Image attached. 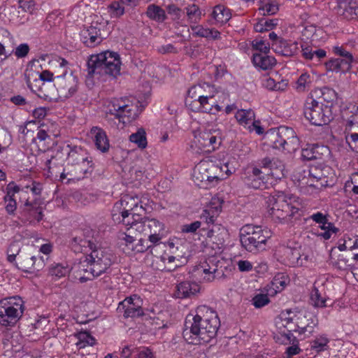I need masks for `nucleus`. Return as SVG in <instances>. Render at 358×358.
<instances>
[{"label":"nucleus","instance_id":"nucleus-33","mask_svg":"<svg viewBox=\"0 0 358 358\" xmlns=\"http://www.w3.org/2000/svg\"><path fill=\"white\" fill-rule=\"evenodd\" d=\"M199 108L203 113L215 115L222 110V107L216 103L215 96L211 94L199 96Z\"/></svg>","mask_w":358,"mask_h":358},{"label":"nucleus","instance_id":"nucleus-39","mask_svg":"<svg viewBox=\"0 0 358 358\" xmlns=\"http://www.w3.org/2000/svg\"><path fill=\"white\" fill-rule=\"evenodd\" d=\"M252 63L255 66L259 67L262 70H267L275 65L276 60L268 54L254 53Z\"/></svg>","mask_w":358,"mask_h":358},{"label":"nucleus","instance_id":"nucleus-13","mask_svg":"<svg viewBox=\"0 0 358 358\" xmlns=\"http://www.w3.org/2000/svg\"><path fill=\"white\" fill-rule=\"evenodd\" d=\"M333 52L338 57L331 58L325 63L327 71L345 73L351 69L353 63L357 62L352 54L343 46L333 47Z\"/></svg>","mask_w":358,"mask_h":358},{"label":"nucleus","instance_id":"nucleus-22","mask_svg":"<svg viewBox=\"0 0 358 358\" xmlns=\"http://www.w3.org/2000/svg\"><path fill=\"white\" fill-rule=\"evenodd\" d=\"M26 83L28 87L34 92H36L37 90L42 92V87L39 85L38 86V84L42 83V85H44L43 83L44 81L50 82L55 80L53 73L48 70L43 71L41 73L29 72L28 74H26Z\"/></svg>","mask_w":358,"mask_h":358},{"label":"nucleus","instance_id":"nucleus-6","mask_svg":"<svg viewBox=\"0 0 358 358\" xmlns=\"http://www.w3.org/2000/svg\"><path fill=\"white\" fill-rule=\"evenodd\" d=\"M270 237V231L257 225L245 224L240 230L241 245L250 252L264 250Z\"/></svg>","mask_w":358,"mask_h":358},{"label":"nucleus","instance_id":"nucleus-17","mask_svg":"<svg viewBox=\"0 0 358 358\" xmlns=\"http://www.w3.org/2000/svg\"><path fill=\"white\" fill-rule=\"evenodd\" d=\"M220 261L215 256L207 258L205 262L201 263L197 268L198 273L203 275V280L207 282H212L215 279L225 278L224 270L220 266Z\"/></svg>","mask_w":358,"mask_h":358},{"label":"nucleus","instance_id":"nucleus-44","mask_svg":"<svg viewBox=\"0 0 358 358\" xmlns=\"http://www.w3.org/2000/svg\"><path fill=\"white\" fill-rule=\"evenodd\" d=\"M186 15L190 23H198L201 19V10L199 7L193 3L185 7Z\"/></svg>","mask_w":358,"mask_h":358},{"label":"nucleus","instance_id":"nucleus-3","mask_svg":"<svg viewBox=\"0 0 358 358\" xmlns=\"http://www.w3.org/2000/svg\"><path fill=\"white\" fill-rule=\"evenodd\" d=\"M112 257L111 253L105 248L92 250L84 259L74 264L73 270L80 273V282H85L106 273L112 264Z\"/></svg>","mask_w":358,"mask_h":358},{"label":"nucleus","instance_id":"nucleus-62","mask_svg":"<svg viewBox=\"0 0 358 358\" xmlns=\"http://www.w3.org/2000/svg\"><path fill=\"white\" fill-rule=\"evenodd\" d=\"M272 285L277 289L282 290L287 285V278L283 274H278L274 277Z\"/></svg>","mask_w":358,"mask_h":358},{"label":"nucleus","instance_id":"nucleus-61","mask_svg":"<svg viewBox=\"0 0 358 358\" xmlns=\"http://www.w3.org/2000/svg\"><path fill=\"white\" fill-rule=\"evenodd\" d=\"M4 200L6 202V210L9 214H13L17 208V203L15 199L10 195H6L4 196Z\"/></svg>","mask_w":358,"mask_h":358},{"label":"nucleus","instance_id":"nucleus-7","mask_svg":"<svg viewBox=\"0 0 358 358\" xmlns=\"http://www.w3.org/2000/svg\"><path fill=\"white\" fill-rule=\"evenodd\" d=\"M59 72L55 77V86L61 98H69L72 96L78 90V79L73 74L71 70H69V62L64 58L59 57L57 60Z\"/></svg>","mask_w":358,"mask_h":358},{"label":"nucleus","instance_id":"nucleus-14","mask_svg":"<svg viewBox=\"0 0 358 358\" xmlns=\"http://www.w3.org/2000/svg\"><path fill=\"white\" fill-rule=\"evenodd\" d=\"M19 219L22 224H35L43 218L42 201L37 198H27L20 206Z\"/></svg>","mask_w":358,"mask_h":358},{"label":"nucleus","instance_id":"nucleus-35","mask_svg":"<svg viewBox=\"0 0 358 358\" xmlns=\"http://www.w3.org/2000/svg\"><path fill=\"white\" fill-rule=\"evenodd\" d=\"M66 147L69 148L67 155L68 164H70L73 166L90 158L86 150L79 146L72 147L68 145Z\"/></svg>","mask_w":358,"mask_h":358},{"label":"nucleus","instance_id":"nucleus-18","mask_svg":"<svg viewBox=\"0 0 358 358\" xmlns=\"http://www.w3.org/2000/svg\"><path fill=\"white\" fill-rule=\"evenodd\" d=\"M307 170H297L293 174V181L299 192L304 195H315L318 194L323 188H316V180L308 175Z\"/></svg>","mask_w":358,"mask_h":358},{"label":"nucleus","instance_id":"nucleus-54","mask_svg":"<svg viewBox=\"0 0 358 358\" xmlns=\"http://www.w3.org/2000/svg\"><path fill=\"white\" fill-rule=\"evenodd\" d=\"M321 96L319 101H326L327 104L334 101L337 99V93L334 90L329 87H324L321 90Z\"/></svg>","mask_w":358,"mask_h":358},{"label":"nucleus","instance_id":"nucleus-23","mask_svg":"<svg viewBox=\"0 0 358 358\" xmlns=\"http://www.w3.org/2000/svg\"><path fill=\"white\" fill-rule=\"evenodd\" d=\"M80 40L87 47L94 48L102 41L101 29L94 26L84 27L80 34Z\"/></svg>","mask_w":358,"mask_h":358},{"label":"nucleus","instance_id":"nucleus-2","mask_svg":"<svg viewBox=\"0 0 358 358\" xmlns=\"http://www.w3.org/2000/svg\"><path fill=\"white\" fill-rule=\"evenodd\" d=\"M268 213L272 220L279 223H290L303 215L302 204L294 196L282 193L271 196L268 199Z\"/></svg>","mask_w":358,"mask_h":358},{"label":"nucleus","instance_id":"nucleus-34","mask_svg":"<svg viewBox=\"0 0 358 358\" xmlns=\"http://www.w3.org/2000/svg\"><path fill=\"white\" fill-rule=\"evenodd\" d=\"M328 148L318 144H309L301 150V157L304 160H314L321 159L324 152H327Z\"/></svg>","mask_w":358,"mask_h":358},{"label":"nucleus","instance_id":"nucleus-32","mask_svg":"<svg viewBox=\"0 0 358 358\" xmlns=\"http://www.w3.org/2000/svg\"><path fill=\"white\" fill-rule=\"evenodd\" d=\"M112 217L115 222L122 223L128 229L136 230V224L141 223V217L138 213L129 212L127 213H112Z\"/></svg>","mask_w":358,"mask_h":358},{"label":"nucleus","instance_id":"nucleus-1","mask_svg":"<svg viewBox=\"0 0 358 358\" xmlns=\"http://www.w3.org/2000/svg\"><path fill=\"white\" fill-rule=\"evenodd\" d=\"M196 314L186 316L182 336L190 344L207 343L215 338L220 327L217 313L207 306H200Z\"/></svg>","mask_w":358,"mask_h":358},{"label":"nucleus","instance_id":"nucleus-28","mask_svg":"<svg viewBox=\"0 0 358 358\" xmlns=\"http://www.w3.org/2000/svg\"><path fill=\"white\" fill-rule=\"evenodd\" d=\"M90 134L97 150L103 153H106L109 150V139L106 132L102 128L93 127L90 129Z\"/></svg>","mask_w":358,"mask_h":358},{"label":"nucleus","instance_id":"nucleus-60","mask_svg":"<svg viewBox=\"0 0 358 358\" xmlns=\"http://www.w3.org/2000/svg\"><path fill=\"white\" fill-rule=\"evenodd\" d=\"M168 13L171 15L172 20L178 21L182 15V10L175 4H170L166 7Z\"/></svg>","mask_w":358,"mask_h":358},{"label":"nucleus","instance_id":"nucleus-20","mask_svg":"<svg viewBox=\"0 0 358 358\" xmlns=\"http://www.w3.org/2000/svg\"><path fill=\"white\" fill-rule=\"evenodd\" d=\"M266 173L263 172L257 167L248 169L244 182L249 187L253 189H265L266 187Z\"/></svg>","mask_w":358,"mask_h":358},{"label":"nucleus","instance_id":"nucleus-36","mask_svg":"<svg viewBox=\"0 0 358 358\" xmlns=\"http://www.w3.org/2000/svg\"><path fill=\"white\" fill-rule=\"evenodd\" d=\"M227 236V230L226 228L218 224H214L207 234L209 241L215 243L219 248L224 245Z\"/></svg>","mask_w":358,"mask_h":358},{"label":"nucleus","instance_id":"nucleus-31","mask_svg":"<svg viewBox=\"0 0 358 358\" xmlns=\"http://www.w3.org/2000/svg\"><path fill=\"white\" fill-rule=\"evenodd\" d=\"M330 168L328 166H313L310 167L307 171H308V175L313 177L316 180V185L314 187L316 188H324L329 185V178L327 173H329Z\"/></svg>","mask_w":358,"mask_h":358},{"label":"nucleus","instance_id":"nucleus-50","mask_svg":"<svg viewBox=\"0 0 358 358\" xmlns=\"http://www.w3.org/2000/svg\"><path fill=\"white\" fill-rule=\"evenodd\" d=\"M277 19H261L257 23L255 24L254 29L257 32L269 31L277 25Z\"/></svg>","mask_w":358,"mask_h":358},{"label":"nucleus","instance_id":"nucleus-25","mask_svg":"<svg viewBox=\"0 0 358 358\" xmlns=\"http://www.w3.org/2000/svg\"><path fill=\"white\" fill-rule=\"evenodd\" d=\"M262 164L263 169L268 170L266 172L267 176L271 175L276 179L284 177L285 166L278 159L266 157L262 160Z\"/></svg>","mask_w":358,"mask_h":358},{"label":"nucleus","instance_id":"nucleus-4","mask_svg":"<svg viewBox=\"0 0 358 358\" xmlns=\"http://www.w3.org/2000/svg\"><path fill=\"white\" fill-rule=\"evenodd\" d=\"M87 64L88 78H92L96 74L115 77L120 73L121 62L117 53L106 51L96 55H91Z\"/></svg>","mask_w":358,"mask_h":358},{"label":"nucleus","instance_id":"nucleus-15","mask_svg":"<svg viewBox=\"0 0 358 358\" xmlns=\"http://www.w3.org/2000/svg\"><path fill=\"white\" fill-rule=\"evenodd\" d=\"M136 231L148 236L150 242L155 244L164 236V225L156 219L141 218V223L136 224Z\"/></svg>","mask_w":358,"mask_h":358},{"label":"nucleus","instance_id":"nucleus-27","mask_svg":"<svg viewBox=\"0 0 358 358\" xmlns=\"http://www.w3.org/2000/svg\"><path fill=\"white\" fill-rule=\"evenodd\" d=\"M201 287L196 282L183 281L176 286L175 296L179 299L191 298L200 292Z\"/></svg>","mask_w":358,"mask_h":358},{"label":"nucleus","instance_id":"nucleus-49","mask_svg":"<svg viewBox=\"0 0 358 358\" xmlns=\"http://www.w3.org/2000/svg\"><path fill=\"white\" fill-rule=\"evenodd\" d=\"M285 255L289 262V264L293 266H298L302 264L301 260L300 250L296 248H287L285 249Z\"/></svg>","mask_w":358,"mask_h":358},{"label":"nucleus","instance_id":"nucleus-24","mask_svg":"<svg viewBox=\"0 0 358 358\" xmlns=\"http://www.w3.org/2000/svg\"><path fill=\"white\" fill-rule=\"evenodd\" d=\"M139 203L140 199L138 196L125 194L115 203L112 213H127L131 212L138 208Z\"/></svg>","mask_w":358,"mask_h":358},{"label":"nucleus","instance_id":"nucleus-21","mask_svg":"<svg viewBox=\"0 0 358 358\" xmlns=\"http://www.w3.org/2000/svg\"><path fill=\"white\" fill-rule=\"evenodd\" d=\"M85 232H80L76 235L71 241V249L76 253L87 252L89 250H95L96 245L94 243L93 237Z\"/></svg>","mask_w":358,"mask_h":358},{"label":"nucleus","instance_id":"nucleus-8","mask_svg":"<svg viewBox=\"0 0 358 358\" xmlns=\"http://www.w3.org/2000/svg\"><path fill=\"white\" fill-rule=\"evenodd\" d=\"M303 115L307 120L315 126L328 124L333 119L331 106L322 101L308 96L303 106Z\"/></svg>","mask_w":358,"mask_h":358},{"label":"nucleus","instance_id":"nucleus-11","mask_svg":"<svg viewBox=\"0 0 358 358\" xmlns=\"http://www.w3.org/2000/svg\"><path fill=\"white\" fill-rule=\"evenodd\" d=\"M222 142V132L220 129H206L194 134L191 147L196 151L210 153L220 148Z\"/></svg>","mask_w":358,"mask_h":358},{"label":"nucleus","instance_id":"nucleus-46","mask_svg":"<svg viewBox=\"0 0 358 358\" xmlns=\"http://www.w3.org/2000/svg\"><path fill=\"white\" fill-rule=\"evenodd\" d=\"M129 140L131 142L136 143L138 147L141 149L147 146L146 133L143 128L138 129L136 133L131 134Z\"/></svg>","mask_w":358,"mask_h":358},{"label":"nucleus","instance_id":"nucleus-47","mask_svg":"<svg viewBox=\"0 0 358 358\" xmlns=\"http://www.w3.org/2000/svg\"><path fill=\"white\" fill-rule=\"evenodd\" d=\"M310 299V303L315 307L324 308L327 306L325 303L327 301L326 297L315 287L311 290Z\"/></svg>","mask_w":358,"mask_h":358},{"label":"nucleus","instance_id":"nucleus-56","mask_svg":"<svg viewBox=\"0 0 358 358\" xmlns=\"http://www.w3.org/2000/svg\"><path fill=\"white\" fill-rule=\"evenodd\" d=\"M252 302L255 308H260L269 303L270 299L266 294H258L252 298Z\"/></svg>","mask_w":358,"mask_h":358},{"label":"nucleus","instance_id":"nucleus-29","mask_svg":"<svg viewBox=\"0 0 358 358\" xmlns=\"http://www.w3.org/2000/svg\"><path fill=\"white\" fill-rule=\"evenodd\" d=\"M273 51L285 57H291L295 55L299 49L297 42L288 41L282 38L280 41L271 43Z\"/></svg>","mask_w":358,"mask_h":358},{"label":"nucleus","instance_id":"nucleus-40","mask_svg":"<svg viewBox=\"0 0 358 358\" xmlns=\"http://www.w3.org/2000/svg\"><path fill=\"white\" fill-rule=\"evenodd\" d=\"M229 9L223 5H217L214 7L211 17L217 24H223L227 23L231 18Z\"/></svg>","mask_w":358,"mask_h":358},{"label":"nucleus","instance_id":"nucleus-26","mask_svg":"<svg viewBox=\"0 0 358 358\" xmlns=\"http://www.w3.org/2000/svg\"><path fill=\"white\" fill-rule=\"evenodd\" d=\"M224 201L218 197L212 198L208 207L203 210L201 218L206 220L207 223L213 224L215 218L222 211Z\"/></svg>","mask_w":358,"mask_h":358},{"label":"nucleus","instance_id":"nucleus-45","mask_svg":"<svg viewBox=\"0 0 358 358\" xmlns=\"http://www.w3.org/2000/svg\"><path fill=\"white\" fill-rule=\"evenodd\" d=\"M92 165L93 163L90 157L73 166V171L78 177L83 178L86 173L92 171Z\"/></svg>","mask_w":358,"mask_h":358},{"label":"nucleus","instance_id":"nucleus-12","mask_svg":"<svg viewBox=\"0 0 358 358\" xmlns=\"http://www.w3.org/2000/svg\"><path fill=\"white\" fill-rule=\"evenodd\" d=\"M271 145L278 150L291 152L295 150L299 144V141L292 128L281 126L277 130L273 131L268 136Z\"/></svg>","mask_w":358,"mask_h":358},{"label":"nucleus","instance_id":"nucleus-63","mask_svg":"<svg viewBox=\"0 0 358 358\" xmlns=\"http://www.w3.org/2000/svg\"><path fill=\"white\" fill-rule=\"evenodd\" d=\"M327 229L324 230L323 232L318 233L317 234V237L323 238L324 240H329L331 238L332 234H336L338 232V228L336 227L334 224H329Z\"/></svg>","mask_w":358,"mask_h":358},{"label":"nucleus","instance_id":"nucleus-64","mask_svg":"<svg viewBox=\"0 0 358 358\" xmlns=\"http://www.w3.org/2000/svg\"><path fill=\"white\" fill-rule=\"evenodd\" d=\"M329 217L328 214H324L322 212H317L311 215H310L308 217L306 218L305 220L308 221L309 220H312L314 221L316 224H324L326 222V219Z\"/></svg>","mask_w":358,"mask_h":358},{"label":"nucleus","instance_id":"nucleus-53","mask_svg":"<svg viewBox=\"0 0 358 358\" xmlns=\"http://www.w3.org/2000/svg\"><path fill=\"white\" fill-rule=\"evenodd\" d=\"M328 343L329 339L325 336H320L311 342L310 346L315 352H320L326 350Z\"/></svg>","mask_w":358,"mask_h":358},{"label":"nucleus","instance_id":"nucleus-57","mask_svg":"<svg viewBox=\"0 0 358 358\" xmlns=\"http://www.w3.org/2000/svg\"><path fill=\"white\" fill-rule=\"evenodd\" d=\"M203 96V87L201 85L192 86L187 91V99H192L195 101L199 102V96Z\"/></svg>","mask_w":358,"mask_h":358},{"label":"nucleus","instance_id":"nucleus-55","mask_svg":"<svg viewBox=\"0 0 358 358\" xmlns=\"http://www.w3.org/2000/svg\"><path fill=\"white\" fill-rule=\"evenodd\" d=\"M252 48L259 51V53L268 54L271 48V44L263 40L255 39L252 41Z\"/></svg>","mask_w":358,"mask_h":358},{"label":"nucleus","instance_id":"nucleus-58","mask_svg":"<svg viewBox=\"0 0 358 358\" xmlns=\"http://www.w3.org/2000/svg\"><path fill=\"white\" fill-rule=\"evenodd\" d=\"M303 319H301L299 322L297 323V329H293L294 331H298L299 334H305L308 333L311 334L313 332L314 327L316 325L313 321L311 323H308L307 324H304L303 322Z\"/></svg>","mask_w":358,"mask_h":358},{"label":"nucleus","instance_id":"nucleus-5","mask_svg":"<svg viewBox=\"0 0 358 358\" xmlns=\"http://www.w3.org/2000/svg\"><path fill=\"white\" fill-rule=\"evenodd\" d=\"M139 101L135 98L124 97L120 99H112L108 101L105 108V118L110 120L108 115H113L119 122H125L124 118L128 122L135 120L141 110L138 106Z\"/></svg>","mask_w":358,"mask_h":358},{"label":"nucleus","instance_id":"nucleus-52","mask_svg":"<svg viewBox=\"0 0 358 358\" xmlns=\"http://www.w3.org/2000/svg\"><path fill=\"white\" fill-rule=\"evenodd\" d=\"M20 245L17 242L11 243L7 249V259L9 262L14 264L17 262L16 257H19L20 252Z\"/></svg>","mask_w":358,"mask_h":358},{"label":"nucleus","instance_id":"nucleus-9","mask_svg":"<svg viewBox=\"0 0 358 358\" xmlns=\"http://www.w3.org/2000/svg\"><path fill=\"white\" fill-rule=\"evenodd\" d=\"M218 164L210 161L200 162L194 169L193 178L197 185L211 188L222 180Z\"/></svg>","mask_w":358,"mask_h":358},{"label":"nucleus","instance_id":"nucleus-48","mask_svg":"<svg viewBox=\"0 0 358 358\" xmlns=\"http://www.w3.org/2000/svg\"><path fill=\"white\" fill-rule=\"evenodd\" d=\"M151 266L155 270H158V271H172L173 269H174V268H176L177 266H175L174 267L169 266L164 260V257H163V255L158 256V255H154V253H153Z\"/></svg>","mask_w":358,"mask_h":358},{"label":"nucleus","instance_id":"nucleus-43","mask_svg":"<svg viewBox=\"0 0 358 358\" xmlns=\"http://www.w3.org/2000/svg\"><path fill=\"white\" fill-rule=\"evenodd\" d=\"M259 10L263 15L275 14L278 10V5L274 0H259Z\"/></svg>","mask_w":358,"mask_h":358},{"label":"nucleus","instance_id":"nucleus-10","mask_svg":"<svg viewBox=\"0 0 358 358\" xmlns=\"http://www.w3.org/2000/svg\"><path fill=\"white\" fill-rule=\"evenodd\" d=\"M24 310V301L18 296L0 300V324L14 325L22 316Z\"/></svg>","mask_w":358,"mask_h":358},{"label":"nucleus","instance_id":"nucleus-42","mask_svg":"<svg viewBox=\"0 0 358 358\" xmlns=\"http://www.w3.org/2000/svg\"><path fill=\"white\" fill-rule=\"evenodd\" d=\"M146 15L150 19L157 22H164L166 18L164 10L155 4L148 6Z\"/></svg>","mask_w":358,"mask_h":358},{"label":"nucleus","instance_id":"nucleus-38","mask_svg":"<svg viewBox=\"0 0 358 358\" xmlns=\"http://www.w3.org/2000/svg\"><path fill=\"white\" fill-rule=\"evenodd\" d=\"M74 266H71L67 263H57L52 264L49 269V273L51 275L55 276L57 278H60L66 276L67 274H69L71 271L73 272V274H76L75 275L76 278L79 280V272H76L73 270Z\"/></svg>","mask_w":358,"mask_h":358},{"label":"nucleus","instance_id":"nucleus-30","mask_svg":"<svg viewBox=\"0 0 358 358\" xmlns=\"http://www.w3.org/2000/svg\"><path fill=\"white\" fill-rule=\"evenodd\" d=\"M344 134L348 144L358 142V113L350 115L345 120Z\"/></svg>","mask_w":358,"mask_h":358},{"label":"nucleus","instance_id":"nucleus-59","mask_svg":"<svg viewBox=\"0 0 358 358\" xmlns=\"http://www.w3.org/2000/svg\"><path fill=\"white\" fill-rule=\"evenodd\" d=\"M151 249V253L153 254L154 252H156L155 246L152 247L151 245H148L145 241L142 240L141 238L138 241V243L135 244L133 248H131V251L135 252H144L148 249Z\"/></svg>","mask_w":358,"mask_h":358},{"label":"nucleus","instance_id":"nucleus-51","mask_svg":"<svg viewBox=\"0 0 358 358\" xmlns=\"http://www.w3.org/2000/svg\"><path fill=\"white\" fill-rule=\"evenodd\" d=\"M108 13L112 18H118L124 13V8L121 6L120 2L114 1L108 6Z\"/></svg>","mask_w":358,"mask_h":358},{"label":"nucleus","instance_id":"nucleus-37","mask_svg":"<svg viewBox=\"0 0 358 358\" xmlns=\"http://www.w3.org/2000/svg\"><path fill=\"white\" fill-rule=\"evenodd\" d=\"M234 117L238 123L245 129L252 125V123L255 125V113L251 108L238 109Z\"/></svg>","mask_w":358,"mask_h":358},{"label":"nucleus","instance_id":"nucleus-16","mask_svg":"<svg viewBox=\"0 0 358 358\" xmlns=\"http://www.w3.org/2000/svg\"><path fill=\"white\" fill-rule=\"evenodd\" d=\"M117 312L124 318L138 317L144 315L143 300L137 294L126 297L118 303Z\"/></svg>","mask_w":358,"mask_h":358},{"label":"nucleus","instance_id":"nucleus-19","mask_svg":"<svg viewBox=\"0 0 358 358\" xmlns=\"http://www.w3.org/2000/svg\"><path fill=\"white\" fill-rule=\"evenodd\" d=\"M18 269L26 273L38 271L45 266L43 257H36L27 252H23L17 257L14 264Z\"/></svg>","mask_w":358,"mask_h":358},{"label":"nucleus","instance_id":"nucleus-41","mask_svg":"<svg viewBox=\"0 0 358 358\" xmlns=\"http://www.w3.org/2000/svg\"><path fill=\"white\" fill-rule=\"evenodd\" d=\"M314 77L308 73H302L295 83V88L299 92L308 90L313 82Z\"/></svg>","mask_w":358,"mask_h":358}]
</instances>
